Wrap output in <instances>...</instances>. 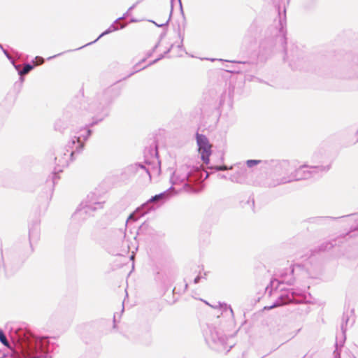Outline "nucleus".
Masks as SVG:
<instances>
[{"instance_id":"nucleus-17","label":"nucleus","mask_w":358,"mask_h":358,"mask_svg":"<svg viewBox=\"0 0 358 358\" xmlns=\"http://www.w3.org/2000/svg\"><path fill=\"white\" fill-rule=\"evenodd\" d=\"M118 28L115 25V24H112L105 31H103L100 36L95 40L94 42L97 41L100 38L103 36L104 35L108 34L113 31L117 30Z\"/></svg>"},{"instance_id":"nucleus-45","label":"nucleus","mask_w":358,"mask_h":358,"mask_svg":"<svg viewBox=\"0 0 358 358\" xmlns=\"http://www.w3.org/2000/svg\"><path fill=\"white\" fill-rule=\"evenodd\" d=\"M145 59H142V61H141V62H145Z\"/></svg>"},{"instance_id":"nucleus-31","label":"nucleus","mask_w":358,"mask_h":358,"mask_svg":"<svg viewBox=\"0 0 358 358\" xmlns=\"http://www.w3.org/2000/svg\"><path fill=\"white\" fill-rule=\"evenodd\" d=\"M93 43H94V42L93 41ZM90 44H91V43H87V44H86V45H83V47H85V46H86V45H90ZM81 48H83V46L79 47V48H78V49H81Z\"/></svg>"},{"instance_id":"nucleus-20","label":"nucleus","mask_w":358,"mask_h":358,"mask_svg":"<svg viewBox=\"0 0 358 358\" xmlns=\"http://www.w3.org/2000/svg\"><path fill=\"white\" fill-rule=\"evenodd\" d=\"M334 245L331 242H326L324 243L320 248V250L321 251H325L327 250H330L331 248H333Z\"/></svg>"},{"instance_id":"nucleus-35","label":"nucleus","mask_w":358,"mask_h":358,"mask_svg":"<svg viewBox=\"0 0 358 358\" xmlns=\"http://www.w3.org/2000/svg\"><path fill=\"white\" fill-rule=\"evenodd\" d=\"M134 6H133L130 7V8H129V10H131V9H133V8H134Z\"/></svg>"},{"instance_id":"nucleus-43","label":"nucleus","mask_w":358,"mask_h":358,"mask_svg":"<svg viewBox=\"0 0 358 358\" xmlns=\"http://www.w3.org/2000/svg\"><path fill=\"white\" fill-rule=\"evenodd\" d=\"M285 13H286V10H284V17H285Z\"/></svg>"},{"instance_id":"nucleus-5","label":"nucleus","mask_w":358,"mask_h":358,"mask_svg":"<svg viewBox=\"0 0 358 358\" xmlns=\"http://www.w3.org/2000/svg\"><path fill=\"white\" fill-rule=\"evenodd\" d=\"M23 348H27L29 351L31 358H48L49 352V341L46 337L28 338L22 344Z\"/></svg>"},{"instance_id":"nucleus-4","label":"nucleus","mask_w":358,"mask_h":358,"mask_svg":"<svg viewBox=\"0 0 358 358\" xmlns=\"http://www.w3.org/2000/svg\"><path fill=\"white\" fill-rule=\"evenodd\" d=\"M205 340L208 345L217 351L229 352L234 343L229 342V338L215 327H209L205 332Z\"/></svg>"},{"instance_id":"nucleus-30","label":"nucleus","mask_w":358,"mask_h":358,"mask_svg":"<svg viewBox=\"0 0 358 358\" xmlns=\"http://www.w3.org/2000/svg\"><path fill=\"white\" fill-rule=\"evenodd\" d=\"M93 43H94V42L93 41ZM90 44H91V43H87V44H86V45H83V47H85V46H86V45H90ZM81 48H83V46L79 47V48H78V49H81Z\"/></svg>"},{"instance_id":"nucleus-7","label":"nucleus","mask_w":358,"mask_h":358,"mask_svg":"<svg viewBox=\"0 0 358 358\" xmlns=\"http://www.w3.org/2000/svg\"><path fill=\"white\" fill-rule=\"evenodd\" d=\"M103 207V202L98 201L94 198V195L88 196L85 201H83L79 208L73 215V219L77 222L85 220L92 213Z\"/></svg>"},{"instance_id":"nucleus-18","label":"nucleus","mask_w":358,"mask_h":358,"mask_svg":"<svg viewBox=\"0 0 358 358\" xmlns=\"http://www.w3.org/2000/svg\"><path fill=\"white\" fill-rule=\"evenodd\" d=\"M38 234V225L36 224L34 227L29 229V238H37Z\"/></svg>"},{"instance_id":"nucleus-3","label":"nucleus","mask_w":358,"mask_h":358,"mask_svg":"<svg viewBox=\"0 0 358 358\" xmlns=\"http://www.w3.org/2000/svg\"><path fill=\"white\" fill-rule=\"evenodd\" d=\"M201 166H194L192 162L177 168L173 172L171 182L173 185H182V189L189 193L196 192V189L191 185L200 178Z\"/></svg>"},{"instance_id":"nucleus-14","label":"nucleus","mask_w":358,"mask_h":358,"mask_svg":"<svg viewBox=\"0 0 358 358\" xmlns=\"http://www.w3.org/2000/svg\"><path fill=\"white\" fill-rule=\"evenodd\" d=\"M219 308L221 311V315L226 317L233 318L234 312L231 307L226 303H219Z\"/></svg>"},{"instance_id":"nucleus-37","label":"nucleus","mask_w":358,"mask_h":358,"mask_svg":"<svg viewBox=\"0 0 358 358\" xmlns=\"http://www.w3.org/2000/svg\"><path fill=\"white\" fill-rule=\"evenodd\" d=\"M134 255H132L131 256V259H134Z\"/></svg>"},{"instance_id":"nucleus-26","label":"nucleus","mask_w":358,"mask_h":358,"mask_svg":"<svg viewBox=\"0 0 358 358\" xmlns=\"http://www.w3.org/2000/svg\"><path fill=\"white\" fill-rule=\"evenodd\" d=\"M273 3L275 4L276 7H278V9L279 10V0H271Z\"/></svg>"},{"instance_id":"nucleus-21","label":"nucleus","mask_w":358,"mask_h":358,"mask_svg":"<svg viewBox=\"0 0 358 358\" xmlns=\"http://www.w3.org/2000/svg\"><path fill=\"white\" fill-rule=\"evenodd\" d=\"M262 161L260 160H256V159H249L246 162V164L248 167H252L255 165H257L259 164V163H261Z\"/></svg>"},{"instance_id":"nucleus-39","label":"nucleus","mask_w":358,"mask_h":358,"mask_svg":"<svg viewBox=\"0 0 358 358\" xmlns=\"http://www.w3.org/2000/svg\"><path fill=\"white\" fill-rule=\"evenodd\" d=\"M0 48L2 50L3 48V46L1 45V44H0Z\"/></svg>"},{"instance_id":"nucleus-25","label":"nucleus","mask_w":358,"mask_h":358,"mask_svg":"<svg viewBox=\"0 0 358 358\" xmlns=\"http://www.w3.org/2000/svg\"><path fill=\"white\" fill-rule=\"evenodd\" d=\"M201 278H203V277L201 276V275H197L194 280V283H196V284L198 283Z\"/></svg>"},{"instance_id":"nucleus-27","label":"nucleus","mask_w":358,"mask_h":358,"mask_svg":"<svg viewBox=\"0 0 358 358\" xmlns=\"http://www.w3.org/2000/svg\"><path fill=\"white\" fill-rule=\"evenodd\" d=\"M279 15H280V18H281V14L279 12ZM280 24L281 25V29H282L283 27H282V19L280 20Z\"/></svg>"},{"instance_id":"nucleus-1","label":"nucleus","mask_w":358,"mask_h":358,"mask_svg":"<svg viewBox=\"0 0 358 358\" xmlns=\"http://www.w3.org/2000/svg\"><path fill=\"white\" fill-rule=\"evenodd\" d=\"M91 131L87 127H83L78 131H73L66 147L57 152L55 156L57 166L55 168V173L61 172L62 169L67 166L73 159V155L79 153L83 148L85 141L88 138Z\"/></svg>"},{"instance_id":"nucleus-10","label":"nucleus","mask_w":358,"mask_h":358,"mask_svg":"<svg viewBox=\"0 0 358 358\" xmlns=\"http://www.w3.org/2000/svg\"><path fill=\"white\" fill-rule=\"evenodd\" d=\"M196 138L201 159L205 164H208L209 163V156L211 154V145L207 137L203 134L197 133Z\"/></svg>"},{"instance_id":"nucleus-8","label":"nucleus","mask_w":358,"mask_h":358,"mask_svg":"<svg viewBox=\"0 0 358 358\" xmlns=\"http://www.w3.org/2000/svg\"><path fill=\"white\" fill-rule=\"evenodd\" d=\"M305 292V287L299 289L294 288L282 289L280 294L278 296L276 301L268 308L282 306L289 303H300L303 301V294Z\"/></svg>"},{"instance_id":"nucleus-47","label":"nucleus","mask_w":358,"mask_h":358,"mask_svg":"<svg viewBox=\"0 0 358 358\" xmlns=\"http://www.w3.org/2000/svg\"><path fill=\"white\" fill-rule=\"evenodd\" d=\"M357 134H358V130H357Z\"/></svg>"},{"instance_id":"nucleus-2","label":"nucleus","mask_w":358,"mask_h":358,"mask_svg":"<svg viewBox=\"0 0 358 358\" xmlns=\"http://www.w3.org/2000/svg\"><path fill=\"white\" fill-rule=\"evenodd\" d=\"M314 165L303 164L294 170V174L287 177V181L307 180L327 172L331 166V162L327 157L320 154L314 155Z\"/></svg>"},{"instance_id":"nucleus-46","label":"nucleus","mask_w":358,"mask_h":358,"mask_svg":"<svg viewBox=\"0 0 358 358\" xmlns=\"http://www.w3.org/2000/svg\"><path fill=\"white\" fill-rule=\"evenodd\" d=\"M151 169H153V167H151V169L150 168V172L152 171V170H151Z\"/></svg>"},{"instance_id":"nucleus-6","label":"nucleus","mask_w":358,"mask_h":358,"mask_svg":"<svg viewBox=\"0 0 358 358\" xmlns=\"http://www.w3.org/2000/svg\"><path fill=\"white\" fill-rule=\"evenodd\" d=\"M295 164L293 162L283 160L280 162L275 168L273 178L269 183V186L275 187L280 185L291 182L287 181L286 178L294 174Z\"/></svg>"},{"instance_id":"nucleus-16","label":"nucleus","mask_w":358,"mask_h":358,"mask_svg":"<svg viewBox=\"0 0 358 358\" xmlns=\"http://www.w3.org/2000/svg\"><path fill=\"white\" fill-rule=\"evenodd\" d=\"M14 66L16 69V70L18 71V73L20 76V80H21L22 82L24 80L23 78H22V76L25 75V74H27L34 68V66L31 64H26L24 66L22 69H20V65H15L14 64Z\"/></svg>"},{"instance_id":"nucleus-11","label":"nucleus","mask_w":358,"mask_h":358,"mask_svg":"<svg viewBox=\"0 0 358 358\" xmlns=\"http://www.w3.org/2000/svg\"><path fill=\"white\" fill-rule=\"evenodd\" d=\"M145 163L148 166H150L151 164L150 162L147 160H145ZM125 171L129 175H132L136 173H140L141 175H143L145 173L149 177V178H151L150 166L146 167L141 164H131L126 167Z\"/></svg>"},{"instance_id":"nucleus-40","label":"nucleus","mask_w":358,"mask_h":358,"mask_svg":"<svg viewBox=\"0 0 358 358\" xmlns=\"http://www.w3.org/2000/svg\"><path fill=\"white\" fill-rule=\"evenodd\" d=\"M151 54H152L151 52H150V53H148V57H150Z\"/></svg>"},{"instance_id":"nucleus-23","label":"nucleus","mask_w":358,"mask_h":358,"mask_svg":"<svg viewBox=\"0 0 358 358\" xmlns=\"http://www.w3.org/2000/svg\"><path fill=\"white\" fill-rule=\"evenodd\" d=\"M214 169L216 171H226L229 169V168L227 166H215Z\"/></svg>"},{"instance_id":"nucleus-9","label":"nucleus","mask_w":358,"mask_h":358,"mask_svg":"<svg viewBox=\"0 0 358 358\" xmlns=\"http://www.w3.org/2000/svg\"><path fill=\"white\" fill-rule=\"evenodd\" d=\"M117 96V93L115 92L113 89H108L98 96L99 103L96 102L91 103L90 109L94 112H103V116H106L108 114L107 107Z\"/></svg>"},{"instance_id":"nucleus-15","label":"nucleus","mask_w":358,"mask_h":358,"mask_svg":"<svg viewBox=\"0 0 358 358\" xmlns=\"http://www.w3.org/2000/svg\"><path fill=\"white\" fill-rule=\"evenodd\" d=\"M169 195L168 192H164L162 193H160L159 194H157L154 196H152L145 204V206H148L152 203H157L159 201H162V203L164 202V200L166 199L167 196Z\"/></svg>"},{"instance_id":"nucleus-36","label":"nucleus","mask_w":358,"mask_h":358,"mask_svg":"<svg viewBox=\"0 0 358 358\" xmlns=\"http://www.w3.org/2000/svg\"><path fill=\"white\" fill-rule=\"evenodd\" d=\"M220 177H221L222 178H225V176H224V175L220 176Z\"/></svg>"},{"instance_id":"nucleus-44","label":"nucleus","mask_w":358,"mask_h":358,"mask_svg":"<svg viewBox=\"0 0 358 358\" xmlns=\"http://www.w3.org/2000/svg\"><path fill=\"white\" fill-rule=\"evenodd\" d=\"M39 59L41 60V62H43V58H39Z\"/></svg>"},{"instance_id":"nucleus-22","label":"nucleus","mask_w":358,"mask_h":358,"mask_svg":"<svg viewBox=\"0 0 358 358\" xmlns=\"http://www.w3.org/2000/svg\"><path fill=\"white\" fill-rule=\"evenodd\" d=\"M140 64L141 62H139L138 64H136L134 66V71L133 72H131L129 76L133 75L134 73H136V72H138L139 71H141V69H145V66L143 67H140Z\"/></svg>"},{"instance_id":"nucleus-29","label":"nucleus","mask_w":358,"mask_h":358,"mask_svg":"<svg viewBox=\"0 0 358 358\" xmlns=\"http://www.w3.org/2000/svg\"><path fill=\"white\" fill-rule=\"evenodd\" d=\"M357 218H358V215H353V219H354L355 220H357Z\"/></svg>"},{"instance_id":"nucleus-24","label":"nucleus","mask_w":358,"mask_h":358,"mask_svg":"<svg viewBox=\"0 0 358 358\" xmlns=\"http://www.w3.org/2000/svg\"><path fill=\"white\" fill-rule=\"evenodd\" d=\"M2 51L3 52L4 55L6 56V57L10 60L12 62V63L14 64V62L13 60V58L11 57V56L9 55V53L8 52V51L5 49H2Z\"/></svg>"},{"instance_id":"nucleus-38","label":"nucleus","mask_w":358,"mask_h":358,"mask_svg":"<svg viewBox=\"0 0 358 358\" xmlns=\"http://www.w3.org/2000/svg\"><path fill=\"white\" fill-rule=\"evenodd\" d=\"M336 340H337V341H336V345H338V336L336 337Z\"/></svg>"},{"instance_id":"nucleus-33","label":"nucleus","mask_w":358,"mask_h":358,"mask_svg":"<svg viewBox=\"0 0 358 358\" xmlns=\"http://www.w3.org/2000/svg\"><path fill=\"white\" fill-rule=\"evenodd\" d=\"M173 1H174V0H171V9H173Z\"/></svg>"},{"instance_id":"nucleus-13","label":"nucleus","mask_w":358,"mask_h":358,"mask_svg":"<svg viewBox=\"0 0 358 358\" xmlns=\"http://www.w3.org/2000/svg\"><path fill=\"white\" fill-rule=\"evenodd\" d=\"M301 269V267L300 265H296V266H293L292 268H290L289 274H285V275H281L280 280H279L280 283H281V284L285 283L287 285H292L294 281V278L293 276L294 272L298 271Z\"/></svg>"},{"instance_id":"nucleus-28","label":"nucleus","mask_w":358,"mask_h":358,"mask_svg":"<svg viewBox=\"0 0 358 358\" xmlns=\"http://www.w3.org/2000/svg\"><path fill=\"white\" fill-rule=\"evenodd\" d=\"M162 58V57L155 59L152 62L150 63V64H155V62H157L158 60H159L160 59Z\"/></svg>"},{"instance_id":"nucleus-12","label":"nucleus","mask_w":358,"mask_h":358,"mask_svg":"<svg viewBox=\"0 0 358 358\" xmlns=\"http://www.w3.org/2000/svg\"><path fill=\"white\" fill-rule=\"evenodd\" d=\"M354 322H355V320L352 317V311L350 313L348 312V313H343V317H342V323L341 325L342 332H341V340L339 341L341 345L343 344V343L344 342V341L345 339V332L347 331L348 324L350 323V325L351 326V325H352Z\"/></svg>"},{"instance_id":"nucleus-32","label":"nucleus","mask_w":358,"mask_h":358,"mask_svg":"<svg viewBox=\"0 0 358 358\" xmlns=\"http://www.w3.org/2000/svg\"><path fill=\"white\" fill-rule=\"evenodd\" d=\"M178 3H179V5H180V8H182V3H181V1L180 0H178Z\"/></svg>"},{"instance_id":"nucleus-19","label":"nucleus","mask_w":358,"mask_h":358,"mask_svg":"<svg viewBox=\"0 0 358 358\" xmlns=\"http://www.w3.org/2000/svg\"><path fill=\"white\" fill-rule=\"evenodd\" d=\"M0 341L6 346L9 347V342L2 330H0Z\"/></svg>"},{"instance_id":"nucleus-42","label":"nucleus","mask_w":358,"mask_h":358,"mask_svg":"<svg viewBox=\"0 0 358 358\" xmlns=\"http://www.w3.org/2000/svg\"><path fill=\"white\" fill-rule=\"evenodd\" d=\"M55 57V56L50 57L48 59H52V58H53V57Z\"/></svg>"},{"instance_id":"nucleus-41","label":"nucleus","mask_w":358,"mask_h":358,"mask_svg":"<svg viewBox=\"0 0 358 358\" xmlns=\"http://www.w3.org/2000/svg\"><path fill=\"white\" fill-rule=\"evenodd\" d=\"M132 217H133V215H131L129 216V219H131V218H132Z\"/></svg>"},{"instance_id":"nucleus-34","label":"nucleus","mask_w":358,"mask_h":358,"mask_svg":"<svg viewBox=\"0 0 358 358\" xmlns=\"http://www.w3.org/2000/svg\"><path fill=\"white\" fill-rule=\"evenodd\" d=\"M122 17H119L117 20H116V21L115 22V23H116L117 22V20H121Z\"/></svg>"}]
</instances>
